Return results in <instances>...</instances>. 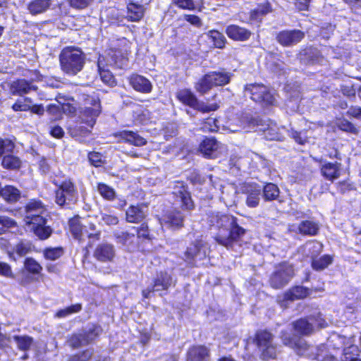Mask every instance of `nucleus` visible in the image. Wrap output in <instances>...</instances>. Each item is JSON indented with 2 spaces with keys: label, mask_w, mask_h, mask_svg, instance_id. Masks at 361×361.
Wrapping results in <instances>:
<instances>
[{
  "label": "nucleus",
  "mask_w": 361,
  "mask_h": 361,
  "mask_svg": "<svg viewBox=\"0 0 361 361\" xmlns=\"http://www.w3.org/2000/svg\"><path fill=\"white\" fill-rule=\"evenodd\" d=\"M47 219H44L42 224H31L30 228L34 231L35 234L42 240L48 238L51 233L52 229L50 226H47Z\"/></svg>",
  "instance_id": "c9c22d12"
},
{
  "label": "nucleus",
  "mask_w": 361,
  "mask_h": 361,
  "mask_svg": "<svg viewBox=\"0 0 361 361\" xmlns=\"http://www.w3.org/2000/svg\"><path fill=\"white\" fill-rule=\"evenodd\" d=\"M222 146L214 137L205 138L200 145V152L204 157L209 159H214L219 156L221 152Z\"/></svg>",
  "instance_id": "ddd939ff"
},
{
  "label": "nucleus",
  "mask_w": 361,
  "mask_h": 361,
  "mask_svg": "<svg viewBox=\"0 0 361 361\" xmlns=\"http://www.w3.org/2000/svg\"><path fill=\"white\" fill-rule=\"evenodd\" d=\"M59 61L61 70L65 73L75 75L85 65V55L80 49L68 47L61 51Z\"/></svg>",
  "instance_id": "f03ea898"
},
{
  "label": "nucleus",
  "mask_w": 361,
  "mask_h": 361,
  "mask_svg": "<svg viewBox=\"0 0 361 361\" xmlns=\"http://www.w3.org/2000/svg\"><path fill=\"white\" fill-rule=\"evenodd\" d=\"M271 11L269 3L259 5L256 9L251 11L250 18L254 20H261L262 18Z\"/></svg>",
  "instance_id": "de8ad7c7"
},
{
  "label": "nucleus",
  "mask_w": 361,
  "mask_h": 361,
  "mask_svg": "<svg viewBox=\"0 0 361 361\" xmlns=\"http://www.w3.org/2000/svg\"><path fill=\"white\" fill-rule=\"evenodd\" d=\"M93 256L101 262H112L116 256L115 247L108 243H100L95 248Z\"/></svg>",
  "instance_id": "2eb2a0df"
},
{
  "label": "nucleus",
  "mask_w": 361,
  "mask_h": 361,
  "mask_svg": "<svg viewBox=\"0 0 361 361\" xmlns=\"http://www.w3.org/2000/svg\"><path fill=\"white\" fill-rule=\"evenodd\" d=\"M184 216L178 210L167 212L161 219V224L172 229H179L183 226Z\"/></svg>",
  "instance_id": "a211bd4d"
},
{
  "label": "nucleus",
  "mask_w": 361,
  "mask_h": 361,
  "mask_svg": "<svg viewBox=\"0 0 361 361\" xmlns=\"http://www.w3.org/2000/svg\"><path fill=\"white\" fill-rule=\"evenodd\" d=\"M97 68L101 80L103 82L109 86H114L116 84L114 77L109 70L105 68L104 59L103 56H99L97 62Z\"/></svg>",
  "instance_id": "2f4dec72"
},
{
  "label": "nucleus",
  "mask_w": 361,
  "mask_h": 361,
  "mask_svg": "<svg viewBox=\"0 0 361 361\" xmlns=\"http://www.w3.org/2000/svg\"><path fill=\"white\" fill-rule=\"evenodd\" d=\"M295 275L294 267L292 264L283 262L275 266L274 271L269 277V284L275 289L286 286Z\"/></svg>",
  "instance_id": "39448f33"
},
{
  "label": "nucleus",
  "mask_w": 361,
  "mask_h": 361,
  "mask_svg": "<svg viewBox=\"0 0 361 361\" xmlns=\"http://www.w3.org/2000/svg\"><path fill=\"white\" fill-rule=\"evenodd\" d=\"M338 340L342 343L343 349L341 357V361H348L352 357H356L359 355V348L354 344L353 338H346L345 336H338Z\"/></svg>",
  "instance_id": "dca6fc26"
},
{
  "label": "nucleus",
  "mask_w": 361,
  "mask_h": 361,
  "mask_svg": "<svg viewBox=\"0 0 361 361\" xmlns=\"http://www.w3.org/2000/svg\"><path fill=\"white\" fill-rule=\"evenodd\" d=\"M303 249L307 257L314 259L322 252V245L317 241H309L305 243Z\"/></svg>",
  "instance_id": "79ce46f5"
},
{
  "label": "nucleus",
  "mask_w": 361,
  "mask_h": 361,
  "mask_svg": "<svg viewBox=\"0 0 361 361\" xmlns=\"http://www.w3.org/2000/svg\"><path fill=\"white\" fill-rule=\"evenodd\" d=\"M63 254L62 247H50L47 248L44 251V256L47 259L56 260L61 257Z\"/></svg>",
  "instance_id": "3c124183"
},
{
  "label": "nucleus",
  "mask_w": 361,
  "mask_h": 361,
  "mask_svg": "<svg viewBox=\"0 0 361 361\" xmlns=\"http://www.w3.org/2000/svg\"><path fill=\"white\" fill-rule=\"evenodd\" d=\"M207 247L202 240H195L184 252L183 259L190 266H197L207 257Z\"/></svg>",
  "instance_id": "0eeeda50"
},
{
  "label": "nucleus",
  "mask_w": 361,
  "mask_h": 361,
  "mask_svg": "<svg viewBox=\"0 0 361 361\" xmlns=\"http://www.w3.org/2000/svg\"><path fill=\"white\" fill-rule=\"evenodd\" d=\"M24 265L27 271L33 274H39L42 269V266L32 258H27Z\"/></svg>",
  "instance_id": "603ef678"
},
{
  "label": "nucleus",
  "mask_w": 361,
  "mask_h": 361,
  "mask_svg": "<svg viewBox=\"0 0 361 361\" xmlns=\"http://www.w3.org/2000/svg\"><path fill=\"white\" fill-rule=\"evenodd\" d=\"M176 97L180 102L191 107H193L197 104V97L189 90H179L176 94Z\"/></svg>",
  "instance_id": "ea45409f"
},
{
  "label": "nucleus",
  "mask_w": 361,
  "mask_h": 361,
  "mask_svg": "<svg viewBox=\"0 0 361 361\" xmlns=\"http://www.w3.org/2000/svg\"><path fill=\"white\" fill-rule=\"evenodd\" d=\"M130 84L135 90L142 93H149L152 89V83L148 79L137 74L130 76Z\"/></svg>",
  "instance_id": "aec40b11"
},
{
  "label": "nucleus",
  "mask_w": 361,
  "mask_h": 361,
  "mask_svg": "<svg viewBox=\"0 0 361 361\" xmlns=\"http://www.w3.org/2000/svg\"><path fill=\"white\" fill-rule=\"evenodd\" d=\"M255 342L262 351L264 356L274 357L275 347L273 344V336L267 331H259L255 334Z\"/></svg>",
  "instance_id": "9b49d317"
},
{
  "label": "nucleus",
  "mask_w": 361,
  "mask_h": 361,
  "mask_svg": "<svg viewBox=\"0 0 361 361\" xmlns=\"http://www.w3.org/2000/svg\"><path fill=\"white\" fill-rule=\"evenodd\" d=\"M1 196L9 203L18 202L21 197V192L16 187L6 185L2 188Z\"/></svg>",
  "instance_id": "72a5a7b5"
},
{
  "label": "nucleus",
  "mask_w": 361,
  "mask_h": 361,
  "mask_svg": "<svg viewBox=\"0 0 361 361\" xmlns=\"http://www.w3.org/2000/svg\"><path fill=\"white\" fill-rule=\"evenodd\" d=\"M262 121V119L254 118L251 121L250 123L254 126H256L257 127L262 126V127L259 128V130L264 132L266 139L269 140H282L283 137L278 133L277 128L275 126L268 125L266 128L261 124Z\"/></svg>",
  "instance_id": "393cba45"
},
{
  "label": "nucleus",
  "mask_w": 361,
  "mask_h": 361,
  "mask_svg": "<svg viewBox=\"0 0 361 361\" xmlns=\"http://www.w3.org/2000/svg\"><path fill=\"white\" fill-rule=\"evenodd\" d=\"M175 5L182 9L195 10V6L193 0H173Z\"/></svg>",
  "instance_id": "680f3d73"
},
{
  "label": "nucleus",
  "mask_w": 361,
  "mask_h": 361,
  "mask_svg": "<svg viewBox=\"0 0 361 361\" xmlns=\"http://www.w3.org/2000/svg\"><path fill=\"white\" fill-rule=\"evenodd\" d=\"M101 331L99 326L93 325L82 333L73 335L69 340L70 345L74 348L86 345L93 341L100 334Z\"/></svg>",
  "instance_id": "9d476101"
},
{
  "label": "nucleus",
  "mask_w": 361,
  "mask_h": 361,
  "mask_svg": "<svg viewBox=\"0 0 361 361\" xmlns=\"http://www.w3.org/2000/svg\"><path fill=\"white\" fill-rule=\"evenodd\" d=\"M118 223V218L116 215L102 213L99 224L102 225L115 226Z\"/></svg>",
  "instance_id": "6e6d98bb"
},
{
  "label": "nucleus",
  "mask_w": 361,
  "mask_h": 361,
  "mask_svg": "<svg viewBox=\"0 0 361 361\" xmlns=\"http://www.w3.org/2000/svg\"><path fill=\"white\" fill-rule=\"evenodd\" d=\"M16 226V223L12 219L5 216H0V234L4 233L6 229L13 228Z\"/></svg>",
  "instance_id": "4d7b16f0"
},
{
  "label": "nucleus",
  "mask_w": 361,
  "mask_h": 361,
  "mask_svg": "<svg viewBox=\"0 0 361 361\" xmlns=\"http://www.w3.org/2000/svg\"><path fill=\"white\" fill-rule=\"evenodd\" d=\"M226 33L229 38L236 41H246L251 35L250 30L236 25H228Z\"/></svg>",
  "instance_id": "4be33fe9"
},
{
  "label": "nucleus",
  "mask_w": 361,
  "mask_h": 361,
  "mask_svg": "<svg viewBox=\"0 0 361 361\" xmlns=\"http://www.w3.org/2000/svg\"><path fill=\"white\" fill-rule=\"evenodd\" d=\"M305 37V32L300 30H287L276 35L277 42L283 47H292Z\"/></svg>",
  "instance_id": "f8f14e48"
},
{
  "label": "nucleus",
  "mask_w": 361,
  "mask_h": 361,
  "mask_svg": "<svg viewBox=\"0 0 361 361\" xmlns=\"http://www.w3.org/2000/svg\"><path fill=\"white\" fill-rule=\"evenodd\" d=\"M173 283L172 276L169 274L166 271H161L157 275L152 286L155 291L159 292L166 290Z\"/></svg>",
  "instance_id": "bb28decb"
},
{
  "label": "nucleus",
  "mask_w": 361,
  "mask_h": 361,
  "mask_svg": "<svg viewBox=\"0 0 361 361\" xmlns=\"http://www.w3.org/2000/svg\"><path fill=\"white\" fill-rule=\"evenodd\" d=\"M82 310L80 304L72 305L65 309L59 310L56 316L59 318L66 317L71 314L79 312Z\"/></svg>",
  "instance_id": "864d4df0"
},
{
  "label": "nucleus",
  "mask_w": 361,
  "mask_h": 361,
  "mask_svg": "<svg viewBox=\"0 0 361 361\" xmlns=\"http://www.w3.org/2000/svg\"><path fill=\"white\" fill-rule=\"evenodd\" d=\"M262 188L257 183H245L242 187V192L247 195L246 204L249 207H256L260 200Z\"/></svg>",
  "instance_id": "4468645a"
},
{
  "label": "nucleus",
  "mask_w": 361,
  "mask_h": 361,
  "mask_svg": "<svg viewBox=\"0 0 361 361\" xmlns=\"http://www.w3.org/2000/svg\"><path fill=\"white\" fill-rule=\"evenodd\" d=\"M210 222L211 226L217 230L214 238L219 245L234 250L240 246L239 239L244 235L245 230L236 224L233 216L216 215Z\"/></svg>",
  "instance_id": "f257e3e1"
},
{
  "label": "nucleus",
  "mask_w": 361,
  "mask_h": 361,
  "mask_svg": "<svg viewBox=\"0 0 361 361\" xmlns=\"http://www.w3.org/2000/svg\"><path fill=\"white\" fill-rule=\"evenodd\" d=\"M341 166V164L338 162L326 163L321 168L322 174L326 179L334 181L340 177Z\"/></svg>",
  "instance_id": "cd10ccee"
},
{
  "label": "nucleus",
  "mask_w": 361,
  "mask_h": 361,
  "mask_svg": "<svg viewBox=\"0 0 361 361\" xmlns=\"http://www.w3.org/2000/svg\"><path fill=\"white\" fill-rule=\"evenodd\" d=\"M99 193L107 200H113L115 198L116 192L114 190L104 183H99L97 185Z\"/></svg>",
  "instance_id": "09e8293b"
},
{
  "label": "nucleus",
  "mask_w": 361,
  "mask_h": 361,
  "mask_svg": "<svg viewBox=\"0 0 361 361\" xmlns=\"http://www.w3.org/2000/svg\"><path fill=\"white\" fill-rule=\"evenodd\" d=\"M178 202H181V207L184 209L191 210L194 208V203L191 199L190 193L183 185L177 186L173 192Z\"/></svg>",
  "instance_id": "6ab92c4d"
},
{
  "label": "nucleus",
  "mask_w": 361,
  "mask_h": 361,
  "mask_svg": "<svg viewBox=\"0 0 361 361\" xmlns=\"http://www.w3.org/2000/svg\"><path fill=\"white\" fill-rule=\"evenodd\" d=\"M127 9V18L133 22L140 20L144 16L145 10L142 5L133 2L128 4Z\"/></svg>",
  "instance_id": "473e14b6"
},
{
  "label": "nucleus",
  "mask_w": 361,
  "mask_h": 361,
  "mask_svg": "<svg viewBox=\"0 0 361 361\" xmlns=\"http://www.w3.org/2000/svg\"><path fill=\"white\" fill-rule=\"evenodd\" d=\"M314 326V321L312 318L309 319H301L294 324L295 331L302 335L310 334L313 331Z\"/></svg>",
  "instance_id": "f704fd0d"
},
{
  "label": "nucleus",
  "mask_w": 361,
  "mask_h": 361,
  "mask_svg": "<svg viewBox=\"0 0 361 361\" xmlns=\"http://www.w3.org/2000/svg\"><path fill=\"white\" fill-rule=\"evenodd\" d=\"M101 158H102V156L98 152H92L89 153V154H88L89 161L93 166H94L96 167L99 166L101 165V164H102Z\"/></svg>",
  "instance_id": "69168bd1"
},
{
  "label": "nucleus",
  "mask_w": 361,
  "mask_h": 361,
  "mask_svg": "<svg viewBox=\"0 0 361 361\" xmlns=\"http://www.w3.org/2000/svg\"><path fill=\"white\" fill-rule=\"evenodd\" d=\"M70 231L74 238L81 240L84 236L82 226L78 219H72L69 221Z\"/></svg>",
  "instance_id": "a18cd8bd"
},
{
  "label": "nucleus",
  "mask_w": 361,
  "mask_h": 361,
  "mask_svg": "<svg viewBox=\"0 0 361 361\" xmlns=\"http://www.w3.org/2000/svg\"><path fill=\"white\" fill-rule=\"evenodd\" d=\"M231 73L224 71L209 72L196 83L195 90L201 94H204L214 86L228 84L231 80Z\"/></svg>",
  "instance_id": "20e7f679"
},
{
  "label": "nucleus",
  "mask_w": 361,
  "mask_h": 361,
  "mask_svg": "<svg viewBox=\"0 0 361 361\" xmlns=\"http://www.w3.org/2000/svg\"><path fill=\"white\" fill-rule=\"evenodd\" d=\"M192 108L202 112H209L216 110L218 106L216 104H207L197 100V104L194 105Z\"/></svg>",
  "instance_id": "13d9d810"
},
{
  "label": "nucleus",
  "mask_w": 361,
  "mask_h": 361,
  "mask_svg": "<svg viewBox=\"0 0 361 361\" xmlns=\"http://www.w3.org/2000/svg\"><path fill=\"white\" fill-rule=\"evenodd\" d=\"M14 147L15 145L11 140L0 137V159L6 153L12 152Z\"/></svg>",
  "instance_id": "5fc2aeb1"
},
{
  "label": "nucleus",
  "mask_w": 361,
  "mask_h": 361,
  "mask_svg": "<svg viewBox=\"0 0 361 361\" xmlns=\"http://www.w3.org/2000/svg\"><path fill=\"white\" fill-rule=\"evenodd\" d=\"M207 36L214 43L215 47L218 49H223L226 42V39L224 35L217 30H209Z\"/></svg>",
  "instance_id": "49530a36"
},
{
  "label": "nucleus",
  "mask_w": 361,
  "mask_h": 361,
  "mask_svg": "<svg viewBox=\"0 0 361 361\" xmlns=\"http://www.w3.org/2000/svg\"><path fill=\"white\" fill-rule=\"evenodd\" d=\"M116 238L117 243L122 244L130 252L137 247V240L133 233L121 232L116 234Z\"/></svg>",
  "instance_id": "c85d7f7f"
},
{
  "label": "nucleus",
  "mask_w": 361,
  "mask_h": 361,
  "mask_svg": "<svg viewBox=\"0 0 361 361\" xmlns=\"http://www.w3.org/2000/svg\"><path fill=\"white\" fill-rule=\"evenodd\" d=\"M147 215V206L143 204L132 205L126 212V219L129 223L137 224L142 222Z\"/></svg>",
  "instance_id": "f3484780"
},
{
  "label": "nucleus",
  "mask_w": 361,
  "mask_h": 361,
  "mask_svg": "<svg viewBox=\"0 0 361 361\" xmlns=\"http://www.w3.org/2000/svg\"><path fill=\"white\" fill-rule=\"evenodd\" d=\"M184 20L190 23L191 25L195 26V27H200L202 25V21L200 18L195 15H188L185 14L183 16Z\"/></svg>",
  "instance_id": "774afa93"
},
{
  "label": "nucleus",
  "mask_w": 361,
  "mask_h": 361,
  "mask_svg": "<svg viewBox=\"0 0 361 361\" xmlns=\"http://www.w3.org/2000/svg\"><path fill=\"white\" fill-rule=\"evenodd\" d=\"M57 187L55 190V202L62 209H71L78 202L79 193L74 181L67 178L60 183L54 182Z\"/></svg>",
  "instance_id": "7ed1b4c3"
},
{
  "label": "nucleus",
  "mask_w": 361,
  "mask_h": 361,
  "mask_svg": "<svg viewBox=\"0 0 361 361\" xmlns=\"http://www.w3.org/2000/svg\"><path fill=\"white\" fill-rule=\"evenodd\" d=\"M245 95L249 96L253 101L259 103L272 104L274 102L273 94L263 85H247L245 87Z\"/></svg>",
  "instance_id": "6e6552de"
},
{
  "label": "nucleus",
  "mask_w": 361,
  "mask_h": 361,
  "mask_svg": "<svg viewBox=\"0 0 361 361\" xmlns=\"http://www.w3.org/2000/svg\"><path fill=\"white\" fill-rule=\"evenodd\" d=\"M309 294V290L303 286H295L290 289L284 294L286 301H293L302 299Z\"/></svg>",
  "instance_id": "e433bc0d"
},
{
  "label": "nucleus",
  "mask_w": 361,
  "mask_h": 361,
  "mask_svg": "<svg viewBox=\"0 0 361 361\" xmlns=\"http://www.w3.org/2000/svg\"><path fill=\"white\" fill-rule=\"evenodd\" d=\"M338 127L341 130L343 131L351 133L353 134L358 133V130L357 129V128L352 123L345 119L342 120L339 123Z\"/></svg>",
  "instance_id": "052dcab7"
},
{
  "label": "nucleus",
  "mask_w": 361,
  "mask_h": 361,
  "mask_svg": "<svg viewBox=\"0 0 361 361\" xmlns=\"http://www.w3.org/2000/svg\"><path fill=\"white\" fill-rule=\"evenodd\" d=\"M285 344L290 345L295 349L298 355L302 356H310V354L313 353L314 349L313 346L308 345L306 341L301 338L295 342L288 341V342H285Z\"/></svg>",
  "instance_id": "7c9ffc66"
},
{
  "label": "nucleus",
  "mask_w": 361,
  "mask_h": 361,
  "mask_svg": "<svg viewBox=\"0 0 361 361\" xmlns=\"http://www.w3.org/2000/svg\"><path fill=\"white\" fill-rule=\"evenodd\" d=\"M280 191L278 186L274 183H267L263 188V198L265 201L278 200Z\"/></svg>",
  "instance_id": "58836bf2"
},
{
  "label": "nucleus",
  "mask_w": 361,
  "mask_h": 361,
  "mask_svg": "<svg viewBox=\"0 0 361 361\" xmlns=\"http://www.w3.org/2000/svg\"><path fill=\"white\" fill-rule=\"evenodd\" d=\"M44 205L39 201L33 200L30 202L25 209V221L27 224H42L45 217Z\"/></svg>",
  "instance_id": "1a4fd4ad"
},
{
  "label": "nucleus",
  "mask_w": 361,
  "mask_h": 361,
  "mask_svg": "<svg viewBox=\"0 0 361 361\" xmlns=\"http://www.w3.org/2000/svg\"><path fill=\"white\" fill-rule=\"evenodd\" d=\"M85 106L80 111L79 118L81 123L92 128L97 118L101 113V105L98 97H90L85 101Z\"/></svg>",
  "instance_id": "423d86ee"
},
{
  "label": "nucleus",
  "mask_w": 361,
  "mask_h": 361,
  "mask_svg": "<svg viewBox=\"0 0 361 361\" xmlns=\"http://www.w3.org/2000/svg\"><path fill=\"white\" fill-rule=\"evenodd\" d=\"M117 136L120 140L137 147L143 146L147 143L145 138L139 135L137 133L130 130H123L120 132Z\"/></svg>",
  "instance_id": "c756f323"
},
{
  "label": "nucleus",
  "mask_w": 361,
  "mask_h": 361,
  "mask_svg": "<svg viewBox=\"0 0 361 361\" xmlns=\"http://www.w3.org/2000/svg\"><path fill=\"white\" fill-rule=\"evenodd\" d=\"M202 129L204 131L214 132L217 130V126L216 125V120L212 118H208L207 121L204 123L202 126Z\"/></svg>",
  "instance_id": "338daca9"
},
{
  "label": "nucleus",
  "mask_w": 361,
  "mask_h": 361,
  "mask_svg": "<svg viewBox=\"0 0 361 361\" xmlns=\"http://www.w3.org/2000/svg\"><path fill=\"white\" fill-rule=\"evenodd\" d=\"M13 339L18 348L22 350H28L33 342L32 338L28 336H15Z\"/></svg>",
  "instance_id": "8fccbe9b"
},
{
  "label": "nucleus",
  "mask_w": 361,
  "mask_h": 361,
  "mask_svg": "<svg viewBox=\"0 0 361 361\" xmlns=\"http://www.w3.org/2000/svg\"><path fill=\"white\" fill-rule=\"evenodd\" d=\"M289 135L293 138L296 142L300 145H304L307 140V136L304 132H298L291 129L289 131Z\"/></svg>",
  "instance_id": "bf43d9fd"
},
{
  "label": "nucleus",
  "mask_w": 361,
  "mask_h": 361,
  "mask_svg": "<svg viewBox=\"0 0 361 361\" xmlns=\"http://www.w3.org/2000/svg\"><path fill=\"white\" fill-rule=\"evenodd\" d=\"M332 263V257L330 255H324L319 258L317 257L312 259V267L316 271H322Z\"/></svg>",
  "instance_id": "c03bdc74"
},
{
  "label": "nucleus",
  "mask_w": 361,
  "mask_h": 361,
  "mask_svg": "<svg viewBox=\"0 0 361 361\" xmlns=\"http://www.w3.org/2000/svg\"><path fill=\"white\" fill-rule=\"evenodd\" d=\"M51 4V0H34L28 4L27 8L32 15L46 11Z\"/></svg>",
  "instance_id": "4c0bfd02"
},
{
  "label": "nucleus",
  "mask_w": 361,
  "mask_h": 361,
  "mask_svg": "<svg viewBox=\"0 0 361 361\" xmlns=\"http://www.w3.org/2000/svg\"><path fill=\"white\" fill-rule=\"evenodd\" d=\"M37 89L36 86L25 80H18L11 85L10 90L13 95H23Z\"/></svg>",
  "instance_id": "b1692460"
},
{
  "label": "nucleus",
  "mask_w": 361,
  "mask_h": 361,
  "mask_svg": "<svg viewBox=\"0 0 361 361\" xmlns=\"http://www.w3.org/2000/svg\"><path fill=\"white\" fill-rule=\"evenodd\" d=\"M300 59L306 64H315L322 62L323 58L317 48L310 47L300 53Z\"/></svg>",
  "instance_id": "412c9836"
},
{
  "label": "nucleus",
  "mask_w": 361,
  "mask_h": 361,
  "mask_svg": "<svg viewBox=\"0 0 361 361\" xmlns=\"http://www.w3.org/2000/svg\"><path fill=\"white\" fill-rule=\"evenodd\" d=\"M292 231L298 230V233L305 235H315L319 230V224L313 221H302L298 226H292Z\"/></svg>",
  "instance_id": "5701e85b"
},
{
  "label": "nucleus",
  "mask_w": 361,
  "mask_h": 361,
  "mask_svg": "<svg viewBox=\"0 0 361 361\" xmlns=\"http://www.w3.org/2000/svg\"><path fill=\"white\" fill-rule=\"evenodd\" d=\"M209 357V350L204 345L193 346L187 353L188 361H206Z\"/></svg>",
  "instance_id": "a878e982"
},
{
  "label": "nucleus",
  "mask_w": 361,
  "mask_h": 361,
  "mask_svg": "<svg viewBox=\"0 0 361 361\" xmlns=\"http://www.w3.org/2000/svg\"><path fill=\"white\" fill-rule=\"evenodd\" d=\"M1 166L9 170L18 169L21 166V161L18 157L8 153L2 157Z\"/></svg>",
  "instance_id": "a19ab883"
},
{
  "label": "nucleus",
  "mask_w": 361,
  "mask_h": 361,
  "mask_svg": "<svg viewBox=\"0 0 361 361\" xmlns=\"http://www.w3.org/2000/svg\"><path fill=\"white\" fill-rule=\"evenodd\" d=\"M0 275L8 278H13L11 266L7 263L0 262Z\"/></svg>",
  "instance_id": "e2e57ef3"
},
{
  "label": "nucleus",
  "mask_w": 361,
  "mask_h": 361,
  "mask_svg": "<svg viewBox=\"0 0 361 361\" xmlns=\"http://www.w3.org/2000/svg\"><path fill=\"white\" fill-rule=\"evenodd\" d=\"M111 59L110 65H114L119 68H124L128 65V59L124 57L120 51H111L109 54Z\"/></svg>",
  "instance_id": "37998d69"
},
{
  "label": "nucleus",
  "mask_w": 361,
  "mask_h": 361,
  "mask_svg": "<svg viewBox=\"0 0 361 361\" xmlns=\"http://www.w3.org/2000/svg\"><path fill=\"white\" fill-rule=\"evenodd\" d=\"M70 5L78 9H82L87 7L92 0H68Z\"/></svg>",
  "instance_id": "0e129e2a"
}]
</instances>
